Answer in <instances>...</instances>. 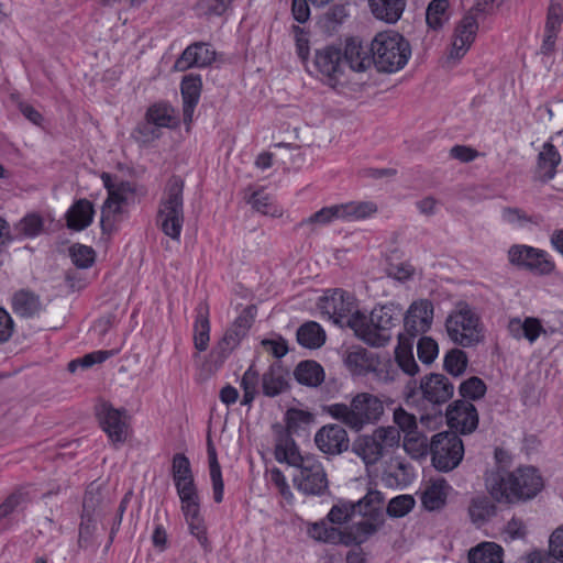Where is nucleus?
Segmentation results:
<instances>
[{
	"label": "nucleus",
	"instance_id": "obj_26",
	"mask_svg": "<svg viewBox=\"0 0 563 563\" xmlns=\"http://www.w3.org/2000/svg\"><path fill=\"white\" fill-rule=\"evenodd\" d=\"M413 478L411 464L400 456L391 457L383 473V481L390 487L404 488L411 484Z\"/></svg>",
	"mask_w": 563,
	"mask_h": 563
},
{
	"label": "nucleus",
	"instance_id": "obj_21",
	"mask_svg": "<svg viewBox=\"0 0 563 563\" xmlns=\"http://www.w3.org/2000/svg\"><path fill=\"white\" fill-rule=\"evenodd\" d=\"M561 161V154L553 143L551 141L545 142L537 156L534 178L541 183L552 180L558 173L556 168Z\"/></svg>",
	"mask_w": 563,
	"mask_h": 563
},
{
	"label": "nucleus",
	"instance_id": "obj_60",
	"mask_svg": "<svg viewBox=\"0 0 563 563\" xmlns=\"http://www.w3.org/2000/svg\"><path fill=\"white\" fill-rule=\"evenodd\" d=\"M563 23V3L562 0H551L548 8L545 30L560 32Z\"/></svg>",
	"mask_w": 563,
	"mask_h": 563
},
{
	"label": "nucleus",
	"instance_id": "obj_7",
	"mask_svg": "<svg viewBox=\"0 0 563 563\" xmlns=\"http://www.w3.org/2000/svg\"><path fill=\"white\" fill-rule=\"evenodd\" d=\"M371 52L374 65L384 73L404 68L411 55L408 41L395 31L378 33L372 41Z\"/></svg>",
	"mask_w": 563,
	"mask_h": 563
},
{
	"label": "nucleus",
	"instance_id": "obj_9",
	"mask_svg": "<svg viewBox=\"0 0 563 563\" xmlns=\"http://www.w3.org/2000/svg\"><path fill=\"white\" fill-rule=\"evenodd\" d=\"M328 412L350 428L360 430L365 424L377 421L384 412V406L376 396L362 393L352 399L350 406L333 404L329 406Z\"/></svg>",
	"mask_w": 563,
	"mask_h": 563
},
{
	"label": "nucleus",
	"instance_id": "obj_20",
	"mask_svg": "<svg viewBox=\"0 0 563 563\" xmlns=\"http://www.w3.org/2000/svg\"><path fill=\"white\" fill-rule=\"evenodd\" d=\"M476 13L477 12L472 9L456 26L450 53L451 58L460 59L463 57L474 42L478 29Z\"/></svg>",
	"mask_w": 563,
	"mask_h": 563
},
{
	"label": "nucleus",
	"instance_id": "obj_56",
	"mask_svg": "<svg viewBox=\"0 0 563 563\" xmlns=\"http://www.w3.org/2000/svg\"><path fill=\"white\" fill-rule=\"evenodd\" d=\"M417 354L423 364H431L439 354L438 343L430 336H421L417 344Z\"/></svg>",
	"mask_w": 563,
	"mask_h": 563
},
{
	"label": "nucleus",
	"instance_id": "obj_2",
	"mask_svg": "<svg viewBox=\"0 0 563 563\" xmlns=\"http://www.w3.org/2000/svg\"><path fill=\"white\" fill-rule=\"evenodd\" d=\"M543 486V478L533 466H520L512 472L498 468L486 476V487L499 503L514 504L533 499Z\"/></svg>",
	"mask_w": 563,
	"mask_h": 563
},
{
	"label": "nucleus",
	"instance_id": "obj_42",
	"mask_svg": "<svg viewBox=\"0 0 563 563\" xmlns=\"http://www.w3.org/2000/svg\"><path fill=\"white\" fill-rule=\"evenodd\" d=\"M347 15V9L344 4H334L320 18L319 26L324 33L332 34L344 22Z\"/></svg>",
	"mask_w": 563,
	"mask_h": 563
},
{
	"label": "nucleus",
	"instance_id": "obj_32",
	"mask_svg": "<svg viewBox=\"0 0 563 563\" xmlns=\"http://www.w3.org/2000/svg\"><path fill=\"white\" fill-rule=\"evenodd\" d=\"M287 375L288 373L282 364H272L262 377L263 394L267 397L282 394L288 387Z\"/></svg>",
	"mask_w": 563,
	"mask_h": 563
},
{
	"label": "nucleus",
	"instance_id": "obj_16",
	"mask_svg": "<svg viewBox=\"0 0 563 563\" xmlns=\"http://www.w3.org/2000/svg\"><path fill=\"white\" fill-rule=\"evenodd\" d=\"M448 426L462 434L472 433L478 426L475 406L467 400H455L446 409Z\"/></svg>",
	"mask_w": 563,
	"mask_h": 563
},
{
	"label": "nucleus",
	"instance_id": "obj_47",
	"mask_svg": "<svg viewBox=\"0 0 563 563\" xmlns=\"http://www.w3.org/2000/svg\"><path fill=\"white\" fill-rule=\"evenodd\" d=\"M449 1L448 0H432L426 12V21L433 30H439L448 21Z\"/></svg>",
	"mask_w": 563,
	"mask_h": 563
},
{
	"label": "nucleus",
	"instance_id": "obj_45",
	"mask_svg": "<svg viewBox=\"0 0 563 563\" xmlns=\"http://www.w3.org/2000/svg\"><path fill=\"white\" fill-rule=\"evenodd\" d=\"M342 219L358 220L365 219L377 211V206L371 201L347 202L340 205Z\"/></svg>",
	"mask_w": 563,
	"mask_h": 563
},
{
	"label": "nucleus",
	"instance_id": "obj_36",
	"mask_svg": "<svg viewBox=\"0 0 563 563\" xmlns=\"http://www.w3.org/2000/svg\"><path fill=\"white\" fill-rule=\"evenodd\" d=\"M299 345L307 349H318L325 342V332L314 321H307L301 324L296 333Z\"/></svg>",
	"mask_w": 563,
	"mask_h": 563
},
{
	"label": "nucleus",
	"instance_id": "obj_63",
	"mask_svg": "<svg viewBox=\"0 0 563 563\" xmlns=\"http://www.w3.org/2000/svg\"><path fill=\"white\" fill-rule=\"evenodd\" d=\"M27 501V495L21 490H16L9 495L0 505V519L9 516L18 507L23 506Z\"/></svg>",
	"mask_w": 563,
	"mask_h": 563
},
{
	"label": "nucleus",
	"instance_id": "obj_55",
	"mask_svg": "<svg viewBox=\"0 0 563 563\" xmlns=\"http://www.w3.org/2000/svg\"><path fill=\"white\" fill-rule=\"evenodd\" d=\"M371 372H374L376 377L384 382L390 383L397 379L399 372L396 361L390 358H385L382 361H374V368Z\"/></svg>",
	"mask_w": 563,
	"mask_h": 563
},
{
	"label": "nucleus",
	"instance_id": "obj_27",
	"mask_svg": "<svg viewBox=\"0 0 563 563\" xmlns=\"http://www.w3.org/2000/svg\"><path fill=\"white\" fill-rule=\"evenodd\" d=\"M172 476L177 494L197 489L190 461L184 453H176L173 456Z\"/></svg>",
	"mask_w": 563,
	"mask_h": 563
},
{
	"label": "nucleus",
	"instance_id": "obj_12",
	"mask_svg": "<svg viewBox=\"0 0 563 563\" xmlns=\"http://www.w3.org/2000/svg\"><path fill=\"white\" fill-rule=\"evenodd\" d=\"M508 261L518 268L540 276L550 275L555 269L554 262L545 251L525 244L510 246Z\"/></svg>",
	"mask_w": 563,
	"mask_h": 563
},
{
	"label": "nucleus",
	"instance_id": "obj_52",
	"mask_svg": "<svg viewBox=\"0 0 563 563\" xmlns=\"http://www.w3.org/2000/svg\"><path fill=\"white\" fill-rule=\"evenodd\" d=\"M335 219H342L340 205H334L330 207H324L319 211L311 214L309 218L303 219L298 223V227L301 228L308 224H329Z\"/></svg>",
	"mask_w": 563,
	"mask_h": 563
},
{
	"label": "nucleus",
	"instance_id": "obj_15",
	"mask_svg": "<svg viewBox=\"0 0 563 563\" xmlns=\"http://www.w3.org/2000/svg\"><path fill=\"white\" fill-rule=\"evenodd\" d=\"M109 496L96 483H91L85 493L82 500L81 522L79 528H90L97 525H103L102 517L109 505Z\"/></svg>",
	"mask_w": 563,
	"mask_h": 563
},
{
	"label": "nucleus",
	"instance_id": "obj_4",
	"mask_svg": "<svg viewBox=\"0 0 563 563\" xmlns=\"http://www.w3.org/2000/svg\"><path fill=\"white\" fill-rule=\"evenodd\" d=\"M419 445L418 455H431V462L435 470L450 472L456 468L464 456V444L454 431H443L432 435L430 442L427 437L408 438L405 441L407 449Z\"/></svg>",
	"mask_w": 563,
	"mask_h": 563
},
{
	"label": "nucleus",
	"instance_id": "obj_51",
	"mask_svg": "<svg viewBox=\"0 0 563 563\" xmlns=\"http://www.w3.org/2000/svg\"><path fill=\"white\" fill-rule=\"evenodd\" d=\"M486 384L477 376H472L466 380L462 382L459 387V393L462 400H477L484 397L486 393Z\"/></svg>",
	"mask_w": 563,
	"mask_h": 563
},
{
	"label": "nucleus",
	"instance_id": "obj_39",
	"mask_svg": "<svg viewBox=\"0 0 563 563\" xmlns=\"http://www.w3.org/2000/svg\"><path fill=\"white\" fill-rule=\"evenodd\" d=\"M181 501V509L188 522L189 528H199L200 503L197 489L178 494Z\"/></svg>",
	"mask_w": 563,
	"mask_h": 563
},
{
	"label": "nucleus",
	"instance_id": "obj_25",
	"mask_svg": "<svg viewBox=\"0 0 563 563\" xmlns=\"http://www.w3.org/2000/svg\"><path fill=\"white\" fill-rule=\"evenodd\" d=\"M100 424L110 440L115 443L125 441L126 424L122 419V412L108 404H103L98 412Z\"/></svg>",
	"mask_w": 563,
	"mask_h": 563
},
{
	"label": "nucleus",
	"instance_id": "obj_5",
	"mask_svg": "<svg viewBox=\"0 0 563 563\" xmlns=\"http://www.w3.org/2000/svg\"><path fill=\"white\" fill-rule=\"evenodd\" d=\"M384 497L378 490H369L357 501L339 499L330 509L327 519L333 525H349L352 528H377L383 516Z\"/></svg>",
	"mask_w": 563,
	"mask_h": 563
},
{
	"label": "nucleus",
	"instance_id": "obj_50",
	"mask_svg": "<svg viewBox=\"0 0 563 563\" xmlns=\"http://www.w3.org/2000/svg\"><path fill=\"white\" fill-rule=\"evenodd\" d=\"M286 428L290 433H297L300 428L307 427L314 421L310 411L289 408L285 415Z\"/></svg>",
	"mask_w": 563,
	"mask_h": 563
},
{
	"label": "nucleus",
	"instance_id": "obj_53",
	"mask_svg": "<svg viewBox=\"0 0 563 563\" xmlns=\"http://www.w3.org/2000/svg\"><path fill=\"white\" fill-rule=\"evenodd\" d=\"M74 265L78 268H89L95 263L96 253L92 247L75 244L69 249Z\"/></svg>",
	"mask_w": 563,
	"mask_h": 563
},
{
	"label": "nucleus",
	"instance_id": "obj_46",
	"mask_svg": "<svg viewBox=\"0 0 563 563\" xmlns=\"http://www.w3.org/2000/svg\"><path fill=\"white\" fill-rule=\"evenodd\" d=\"M172 112L173 110L168 104L155 103L147 109L145 119L158 129L173 128L176 124V121Z\"/></svg>",
	"mask_w": 563,
	"mask_h": 563
},
{
	"label": "nucleus",
	"instance_id": "obj_1",
	"mask_svg": "<svg viewBox=\"0 0 563 563\" xmlns=\"http://www.w3.org/2000/svg\"><path fill=\"white\" fill-rule=\"evenodd\" d=\"M275 459L297 468L294 485L305 495L320 496L329 487L327 473L322 463L311 455H301L299 449L289 435L282 437L275 446Z\"/></svg>",
	"mask_w": 563,
	"mask_h": 563
},
{
	"label": "nucleus",
	"instance_id": "obj_34",
	"mask_svg": "<svg viewBox=\"0 0 563 563\" xmlns=\"http://www.w3.org/2000/svg\"><path fill=\"white\" fill-rule=\"evenodd\" d=\"M207 453L209 462V473L212 483L213 500L220 504L223 500L224 483L222 478L221 466L218 461L217 450L210 435L207 439Z\"/></svg>",
	"mask_w": 563,
	"mask_h": 563
},
{
	"label": "nucleus",
	"instance_id": "obj_61",
	"mask_svg": "<svg viewBox=\"0 0 563 563\" xmlns=\"http://www.w3.org/2000/svg\"><path fill=\"white\" fill-rule=\"evenodd\" d=\"M159 129L147 119H145L144 122L139 123L134 130V137L139 143L146 144L159 139Z\"/></svg>",
	"mask_w": 563,
	"mask_h": 563
},
{
	"label": "nucleus",
	"instance_id": "obj_22",
	"mask_svg": "<svg viewBox=\"0 0 563 563\" xmlns=\"http://www.w3.org/2000/svg\"><path fill=\"white\" fill-rule=\"evenodd\" d=\"M319 542L331 544L358 545L368 539L372 530H308Z\"/></svg>",
	"mask_w": 563,
	"mask_h": 563
},
{
	"label": "nucleus",
	"instance_id": "obj_44",
	"mask_svg": "<svg viewBox=\"0 0 563 563\" xmlns=\"http://www.w3.org/2000/svg\"><path fill=\"white\" fill-rule=\"evenodd\" d=\"M254 307H246L234 320L232 325L225 331L224 334H231L232 340L235 341L238 346L241 340L247 334L254 321Z\"/></svg>",
	"mask_w": 563,
	"mask_h": 563
},
{
	"label": "nucleus",
	"instance_id": "obj_28",
	"mask_svg": "<svg viewBox=\"0 0 563 563\" xmlns=\"http://www.w3.org/2000/svg\"><path fill=\"white\" fill-rule=\"evenodd\" d=\"M343 58L345 67L356 73L365 71L372 64H374L373 55H368L366 47H363L361 42L350 38L345 43Z\"/></svg>",
	"mask_w": 563,
	"mask_h": 563
},
{
	"label": "nucleus",
	"instance_id": "obj_17",
	"mask_svg": "<svg viewBox=\"0 0 563 563\" xmlns=\"http://www.w3.org/2000/svg\"><path fill=\"white\" fill-rule=\"evenodd\" d=\"M404 328L410 338L427 332L433 320V305L428 299L413 301L406 314L402 313Z\"/></svg>",
	"mask_w": 563,
	"mask_h": 563
},
{
	"label": "nucleus",
	"instance_id": "obj_6",
	"mask_svg": "<svg viewBox=\"0 0 563 563\" xmlns=\"http://www.w3.org/2000/svg\"><path fill=\"white\" fill-rule=\"evenodd\" d=\"M185 181L178 175L170 176L164 187L157 210V225L173 241H180L185 222L184 216Z\"/></svg>",
	"mask_w": 563,
	"mask_h": 563
},
{
	"label": "nucleus",
	"instance_id": "obj_3",
	"mask_svg": "<svg viewBox=\"0 0 563 563\" xmlns=\"http://www.w3.org/2000/svg\"><path fill=\"white\" fill-rule=\"evenodd\" d=\"M401 318V306L389 302L375 307L369 317L357 313L350 319L349 327L366 344L382 347L390 342L393 330L399 325Z\"/></svg>",
	"mask_w": 563,
	"mask_h": 563
},
{
	"label": "nucleus",
	"instance_id": "obj_31",
	"mask_svg": "<svg viewBox=\"0 0 563 563\" xmlns=\"http://www.w3.org/2000/svg\"><path fill=\"white\" fill-rule=\"evenodd\" d=\"M93 214L92 203L88 199H79L66 213L67 227L75 231H81L91 224Z\"/></svg>",
	"mask_w": 563,
	"mask_h": 563
},
{
	"label": "nucleus",
	"instance_id": "obj_33",
	"mask_svg": "<svg viewBox=\"0 0 563 563\" xmlns=\"http://www.w3.org/2000/svg\"><path fill=\"white\" fill-rule=\"evenodd\" d=\"M12 308L22 318H33L41 312L42 302L38 295L21 289L12 298Z\"/></svg>",
	"mask_w": 563,
	"mask_h": 563
},
{
	"label": "nucleus",
	"instance_id": "obj_62",
	"mask_svg": "<svg viewBox=\"0 0 563 563\" xmlns=\"http://www.w3.org/2000/svg\"><path fill=\"white\" fill-rule=\"evenodd\" d=\"M43 228V221L41 217L36 214H29L24 217L18 224V230L25 236H36Z\"/></svg>",
	"mask_w": 563,
	"mask_h": 563
},
{
	"label": "nucleus",
	"instance_id": "obj_48",
	"mask_svg": "<svg viewBox=\"0 0 563 563\" xmlns=\"http://www.w3.org/2000/svg\"><path fill=\"white\" fill-rule=\"evenodd\" d=\"M246 201L255 211L262 214L275 217L279 213V210L274 203L272 197L263 189L252 192Z\"/></svg>",
	"mask_w": 563,
	"mask_h": 563
},
{
	"label": "nucleus",
	"instance_id": "obj_54",
	"mask_svg": "<svg viewBox=\"0 0 563 563\" xmlns=\"http://www.w3.org/2000/svg\"><path fill=\"white\" fill-rule=\"evenodd\" d=\"M112 355L111 351H95L84 355L82 357L73 360L68 363V371L70 373L76 372L78 367L89 368L95 364H100L108 360Z\"/></svg>",
	"mask_w": 563,
	"mask_h": 563
},
{
	"label": "nucleus",
	"instance_id": "obj_14",
	"mask_svg": "<svg viewBox=\"0 0 563 563\" xmlns=\"http://www.w3.org/2000/svg\"><path fill=\"white\" fill-rule=\"evenodd\" d=\"M319 308L335 323L347 327L350 319L361 313L355 310L354 298L341 289H334L330 295L320 298Z\"/></svg>",
	"mask_w": 563,
	"mask_h": 563
},
{
	"label": "nucleus",
	"instance_id": "obj_59",
	"mask_svg": "<svg viewBox=\"0 0 563 563\" xmlns=\"http://www.w3.org/2000/svg\"><path fill=\"white\" fill-rule=\"evenodd\" d=\"M394 422L397 424V429L407 433L405 441L411 438L410 434L415 433L417 426V418L415 415L407 412L404 408L399 407L394 411Z\"/></svg>",
	"mask_w": 563,
	"mask_h": 563
},
{
	"label": "nucleus",
	"instance_id": "obj_40",
	"mask_svg": "<svg viewBox=\"0 0 563 563\" xmlns=\"http://www.w3.org/2000/svg\"><path fill=\"white\" fill-rule=\"evenodd\" d=\"M399 344L395 350V361L398 372L401 371L408 376H415L419 372V366L413 357L410 346H405V338L402 333L398 334Z\"/></svg>",
	"mask_w": 563,
	"mask_h": 563
},
{
	"label": "nucleus",
	"instance_id": "obj_29",
	"mask_svg": "<svg viewBox=\"0 0 563 563\" xmlns=\"http://www.w3.org/2000/svg\"><path fill=\"white\" fill-rule=\"evenodd\" d=\"M196 319L194 323V344L199 352L208 349L210 341L209 305L201 301L197 305Z\"/></svg>",
	"mask_w": 563,
	"mask_h": 563
},
{
	"label": "nucleus",
	"instance_id": "obj_10",
	"mask_svg": "<svg viewBox=\"0 0 563 563\" xmlns=\"http://www.w3.org/2000/svg\"><path fill=\"white\" fill-rule=\"evenodd\" d=\"M400 442V432L395 427H378L371 434L358 437L352 444V451L369 466L375 465L389 449Z\"/></svg>",
	"mask_w": 563,
	"mask_h": 563
},
{
	"label": "nucleus",
	"instance_id": "obj_57",
	"mask_svg": "<svg viewBox=\"0 0 563 563\" xmlns=\"http://www.w3.org/2000/svg\"><path fill=\"white\" fill-rule=\"evenodd\" d=\"M235 347V341L232 340L231 334H224L210 353L213 363L221 366Z\"/></svg>",
	"mask_w": 563,
	"mask_h": 563
},
{
	"label": "nucleus",
	"instance_id": "obj_13",
	"mask_svg": "<svg viewBox=\"0 0 563 563\" xmlns=\"http://www.w3.org/2000/svg\"><path fill=\"white\" fill-rule=\"evenodd\" d=\"M313 65L322 80L332 88L342 84L345 71L343 53L340 47L324 46L314 53Z\"/></svg>",
	"mask_w": 563,
	"mask_h": 563
},
{
	"label": "nucleus",
	"instance_id": "obj_58",
	"mask_svg": "<svg viewBox=\"0 0 563 563\" xmlns=\"http://www.w3.org/2000/svg\"><path fill=\"white\" fill-rule=\"evenodd\" d=\"M415 506V498L410 495H400L393 498L387 506V514L390 517H402L407 515Z\"/></svg>",
	"mask_w": 563,
	"mask_h": 563
},
{
	"label": "nucleus",
	"instance_id": "obj_19",
	"mask_svg": "<svg viewBox=\"0 0 563 563\" xmlns=\"http://www.w3.org/2000/svg\"><path fill=\"white\" fill-rule=\"evenodd\" d=\"M216 59V51L208 43L197 42L185 48L175 62L174 68L185 71L191 67H207Z\"/></svg>",
	"mask_w": 563,
	"mask_h": 563
},
{
	"label": "nucleus",
	"instance_id": "obj_49",
	"mask_svg": "<svg viewBox=\"0 0 563 563\" xmlns=\"http://www.w3.org/2000/svg\"><path fill=\"white\" fill-rule=\"evenodd\" d=\"M467 363V355L464 351L452 349L444 356L443 367L449 374L459 377L465 372Z\"/></svg>",
	"mask_w": 563,
	"mask_h": 563
},
{
	"label": "nucleus",
	"instance_id": "obj_41",
	"mask_svg": "<svg viewBox=\"0 0 563 563\" xmlns=\"http://www.w3.org/2000/svg\"><path fill=\"white\" fill-rule=\"evenodd\" d=\"M374 361L373 355L362 347L350 351L345 357L346 366L355 374L371 372Z\"/></svg>",
	"mask_w": 563,
	"mask_h": 563
},
{
	"label": "nucleus",
	"instance_id": "obj_64",
	"mask_svg": "<svg viewBox=\"0 0 563 563\" xmlns=\"http://www.w3.org/2000/svg\"><path fill=\"white\" fill-rule=\"evenodd\" d=\"M501 219L509 224L523 225L525 223H536L532 217L528 216L522 209L505 207L501 210Z\"/></svg>",
	"mask_w": 563,
	"mask_h": 563
},
{
	"label": "nucleus",
	"instance_id": "obj_8",
	"mask_svg": "<svg viewBox=\"0 0 563 563\" xmlns=\"http://www.w3.org/2000/svg\"><path fill=\"white\" fill-rule=\"evenodd\" d=\"M445 330L449 339L462 347H472L483 341L481 318L468 303L460 301L448 314Z\"/></svg>",
	"mask_w": 563,
	"mask_h": 563
},
{
	"label": "nucleus",
	"instance_id": "obj_30",
	"mask_svg": "<svg viewBox=\"0 0 563 563\" xmlns=\"http://www.w3.org/2000/svg\"><path fill=\"white\" fill-rule=\"evenodd\" d=\"M372 14L388 24L396 23L406 8V0H368Z\"/></svg>",
	"mask_w": 563,
	"mask_h": 563
},
{
	"label": "nucleus",
	"instance_id": "obj_11",
	"mask_svg": "<svg viewBox=\"0 0 563 563\" xmlns=\"http://www.w3.org/2000/svg\"><path fill=\"white\" fill-rule=\"evenodd\" d=\"M419 393L423 400L433 406H441L448 402L454 393V386L443 374L431 373L426 375L419 386L416 380H410L405 387V399L407 405H415Z\"/></svg>",
	"mask_w": 563,
	"mask_h": 563
},
{
	"label": "nucleus",
	"instance_id": "obj_23",
	"mask_svg": "<svg viewBox=\"0 0 563 563\" xmlns=\"http://www.w3.org/2000/svg\"><path fill=\"white\" fill-rule=\"evenodd\" d=\"M202 89V81L199 75H187L180 84V92L183 98V117L184 123L192 122L194 111L199 102Z\"/></svg>",
	"mask_w": 563,
	"mask_h": 563
},
{
	"label": "nucleus",
	"instance_id": "obj_37",
	"mask_svg": "<svg viewBox=\"0 0 563 563\" xmlns=\"http://www.w3.org/2000/svg\"><path fill=\"white\" fill-rule=\"evenodd\" d=\"M504 551L495 542H482L468 552L470 563H503Z\"/></svg>",
	"mask_w": 563,
	"mask_h": 563
},
{
	"label": "nucleus",
	"instance_id": "obj_24",
	"mask_svg": "<svg viewBox=\"0 0 563 563\" xmlns=\"http://www.w3.org/2000/svg\"><path fill=\"white\" fill-rule=\"evenodd\" d=\"M135 194V187L130 181H120L114 189L110 191L108 198L103 202L101 210V228L107 230V222L110 216L121 212V205L125 203L129 197Z\"/></svg>",
	"mask_w": 563,
	"mask_h": 563
},
{
	"label": "nucleus",
	"instance_id": "obj_18",
	"mask_svg": "<svg viewBox=\"0 0 563 563\" xmlns=\"http://www.w3.org/2000/svg\"><path fill=\"white\" fill-rule=\"evenodd\" d=\"M317 448L327 455H339L347 451L350 440L346 430L335 423L325 424L314 435Z\"/></svg>",
	"mask_w": 563,
	"mask_h": 563
},
{
	"label": "nucleus",
	"instance_id": "obj_43",
	"mask_svg": "<svg viewBox=\"0 0 563 563\" xmlns=\"http://www.w3.org/2000/svg\"><path fill=\"white\" fill-rule=\"evenodd\" d=\"M468 515L474 525H484L496 515V506L488 498L472 499Z\"/></svg>",
	"mask_w": 563,
	"mask_h": 563
},
{
	"label": "nucleus",
	"instance_id": "obj_35",
	"mask_svg": "<svg viewBox=\"0 0 563 563\" xmlns=\"http://www.w3.org/2000/svg\"><path fill=\"white\" fill-rule=\"evenodd\" d=\"M296 380L308 387H318L324 380L323 367L316 361H301L294 371Z\"/></svg>",
	"mask_w": 563,
	"mask_h": 563
},
{
	"label": "nucleus",
	"instance_id": "obj_38",
	"mask_svg": "<svg viewBox=\"0 0 563 563\" xmlns=\"http://www.w3.org/2000/svg\"><path fill=\"white\" fill-rule=\"evenodd\" d=\"M446 483L438 481L429 485L420 496L421 504L429 511L438 510L445 505L446 501Z\"/></svg>",
	"mask_w": 563,
	"mask_h": 563
}]
</instances>
